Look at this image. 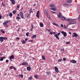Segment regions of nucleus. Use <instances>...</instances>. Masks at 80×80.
<instances>
[{"mask_svg": "<svg viewBox=\"0 0 80 80\" xmlns=\"http://www.w3.org/2000/svg\"><path fill=\"white\" fill-rule=\"evenodd\" d=\"M63 60L64 61H66V58H63Z\"/></svg>", "mask_w": 80, "mask_h": 80, "instance_id": "3c124183", "label": "nucleus"}, {"mask_svg": "<svg viewBox=\"0 0 80 80\" xmlns=\"http://www.w3.org/2000/svg\"><path fill=\"white\" fill-rule=\"evenodd\" d=\"M19 38H20L18 37L16 38V39H17V40H18L19 39Z\"/></svg>", "mask_w": 80, "mask_h": 80, "instance_id": "e2e57ef3", "label": "nucleus"}, {"mask_svg": "<svg viewBox=\"0 0 80 80\" xmlns=\"http://www.w3.org/2000/svg\"><path fill=\"white\" fill-rule=\"evenodd\" d=\"M61 52H62V53H63V51H64V48H63V49H62L61 50Z\"/></svg>", "mask_w": 80, "mask_h": 80, "instance_id": "c03bdc74", "label": "nucleus"}, {"mask_svg": "<svg viewBox=\"0 0 80 80\" xmlns=\"http://www.w3.org/2000/svg\"><path fill=\"white\" fill-rule=\"evenodd\" d=\"M28 65V63L26 62H23L22 63V65Z\"/></svg>", "mask_w": 80, "mask_h": 80, "instance_id": "4468645a", "label": "nucleus"}, {"mask_svg": "<svg viewBox=\"0 0 80 80\" xmlns=\"http://www.w3.org/2000/svg\"><path fill=\"white\" fill-rule=\"evenodd\" d=\"M11 2H12V4L14 5L15 3V0H10Z\"/></svg>", "mask_w": 80, "mask_h": 80, "instance_id": "9b49d317", "label": "nucleus"}, {"mask_svg": "<svg viewBox=\"0 0 80 80\" xmlns=\"http://www.w3.org/2000/svg\"><path fill=\"white\" fill-rule=\"evenodd\" d=\"M32 77H29V78H28V80H32Z\"/></svg>", "mask_w": 80, "mask_h": 80, "instance_id": "2f4dec72", "label": "nucleus"}, {"mask_svg": "<svg viewBox=\"0 0 80 80\" xmlns=\"http://www.w3.org/2000/svg\"><path fill=\"white\" fill-rule=\"evenodd\" d=\"M36 16L38 18H39L40 17V14H36Z\"/></svg>", "mask_w": 80, "mask_h": 80, "instance_id": "ea45409f", "label": "nucleus"}, {"mask_svg": "<svg viewBox=\"0 0 80 80\" xmlns=\"http://www.w3.org/2000/svg\"><path fill=\"white\" fill-rule=\"evenodd\" d=\"M6 58V57H0V61H3V59H5Z\"/></svg>", "mask_w": 80, "mask_h": 80, "instance_id": "ddd939ff", "label": "nucleus"}, {"mask_svg": "<svg viewBox=\"0 0 80 80\" xmlns=\"http://www.w3.org/2000/svg\"><path fill=\"white\" fill-rule=\"evenodd\" d=\"M19 77H21V78H23V74H22L21 75H19Z\"/></svg>", "mask_w": 80, "mask_h": 80, "instance_id": "e433bc0d", "label": "nucleus"}, {"mask_svg": "<svg viewBox=\"0 0 80 80\" xmlns=\"http://www.w3.org/2000/svg\"><path fill=\"white\" fill-rule=\"evenodd\" d=\"M62 20H65L67 19L64 17H62Z\"/></svg>", "mask_w": 80, "mask_h": 80, "instance_id": "5701e85b", "label": "nucleus"}, {"mask_svg": "<svg viewBox=\"0 0 80 80\" xmlns=\"http://www.w3.org/2000/svg\"><path fill=\"white\" fill-rule=\"evenodd\" d=\"M37 15H40V11H38L37 13Z\"/></svg>", "mask_w": 80, "mask_h": 80, "instance_id": "4c0bfd02", "label": "nucleus"}, {"mask_svg": "<svg viewBox=\"0 0 80 80\" xmlns=\"http://www.w3.org/2000/svg\"><path fill=\"white\" fill-rule=\"evenodd\" d=\"M16 12H17V11H16V10H14L12 11V13L14 14H15V13H16Z\"/></svg>", "mask_w": 80, "mask_h": 80, "instance_id": "c756f323", "label": "nucleus"}, {"mask_svg": "<svg viewBox=\"0 0 80 80\" xmlns=\"http://www.w3.org/2000/svg\"><path fill=\"white\" fill-rule=\"evenodd\" d=\"M52 34H55L54 37L56 38L58 40H59L60 39V38H59V37H58V36L60 35V33L59 32L58 33L55 34V32H52Z\"/></svg>", "mask_w": 80, "mask_h": 80, "instance_id": "f257e3e1", "label": "nucleus"}, {"mask_svg": "<svg viewBox=\"0 0 80 80\" xmlns=\"http://www.w3.org/2000/svg\"><path fill=\"white\" fill-rule=\"evenodd\" d=\"M64 7H67L68 8V7H70V5L67 4H64L63 5Z\"/></svg>", "mask_w": 80, "mask_h": 80, "instance_id": "39448f33", "label": "nucleus"}, {"mask_svg": "<svg viewBox=\"0 0 80 80\" xmlns=\"http://www.w3.org/2000/svg\"><path fill=\"white\" fill-rule=\"evenodd\" d=\"M34 77L35 78H38V76L37 75H35Z\"/></svg>", "mask_w": 80, "mask_h": 80, "instance_id": "79ce46f5", "label": "nucleus"}, {"mask_svg": "<svg viewBox=\"0 0 80 80\" xmlns=\"http://www.w3.org/2000/svg\"><path fill=\"white\" fill-rule=\"evenodd\" d=\"M33 5L34 7H35V6H36V3L34 4Z\"/></svg>", "mask_w": 80, "mask_h": 80, "instance_id": "bf43d9fd", "label": "nucleus"}, {"mask_svg": "<svg viewBox=\"0 0 80 80\" xmlns=\"http://www.w3.org/2000/svg\"><path fill=\"white\" fill-rule=\"evenodd\" d=\"M45 13L47 17L48 18H50V16L48 14V9H46L45 10Z\"/></svg>", "mask_w": 80, "mask_h": 80, "instance_id": "f03ea898", "label": "nucleus"}, {"mask_svg": "<svg viewBox=\"0 0 80 80\" xmlns=\"http://www.w3.org/2000/svg\"><path fill=\"white\" fill-rule=\"evenodd\" d=\"M53 6H54V4H51L50 5V7H53Z\"/></svg>", "mask_w": 80, "mask_h": 80, "instance_id": "c9c22d12", "label": "nucleus"}, {"mask_svg": "<svg viewBox=\"0 0 80 80\" xmlns=\"http://www.w3.org/2000/svg\"><path fill=\"white\" fill-rule=\"evenodd\" d=\"M0 41L1 42H3V37H0Z\"/></svg>", "mask_w": 80, "mask_h": 80, "instance_id": "f8f14e48", "label": "nucleus"}, {"mask_svg": "<svg viewBox=\"0 0 80 80\" xmlns=\"http://www.w3.org/2000/svg\"><path fill=\"white\" fill-rule=\"evenodd\" d=\"M54 69L55 70V72H57V73H58V69L57 68V67H54Z\"/></svg>", "mask_w": 80, "mask_h": 80, "instance_id": "423d86ee", "label": "nucleus"}, {"mask_svg": "<svg viewBox=\"0 0 80 80\" xmlns=\"http://www.w3.org/2000/svg\"><path fill=\"white\" fill-rule=\"evenodd\" d=\"M2 38H3V40H7V37H2Z\"/></svg>", "mask_w": 80, "mask_h": 80, "instance_id": "58836bf2", "label": "nucleus"}, {"mask_svg": "<svg viewBox=\"0 0 80 80\" xmlns=\"http://www.w3.org/2000/svg\"><path fill=\"white\" fill-rule=\"evenodd\" d=\"M33 40H29V42H33Z\"/></svg>", "mask_w": 80, "mask_h": 80, "instance_id": "052dcab7", "label": "nucleus"}, {"mask_svg": "<svg viewBox=\"0 0 80 80\" xmlns=\"http://www.w3.org/2000/svg\"><path fill=\"white\" fill-rule=\"evenodd\" d=\"M2 19V16L1 15V14H0V19Z\"/></svg>", "mask_w": 80, "mask_h": 80, "instance_id": "6e6d98bb", "label": "nucleus"}, {"mask_svg": "<svg viewBox=\"0 0 80 80\" xmlns=\"http://www.w3.org/2000/svg\"><path fill=\"white\" fill-rule=\"evenodd\" d=\"M62 61V59H58V62H61Z\"/></svg>", "mask_w": 80, "mask_h": 80, "instance_id": "cd10ccee", "label": "nucleus"}, {"mask_svg": "<svg viewBox=\"0 0 80 80\" xmlns=\"http://www.w3.org/2000/svg\"><path fill=\"white\" fill-rule=\"evenodd\" d=\"M50 34H51V35H52V34H53V33L51 31L50 32Z\"/></svg>", "mask_w": 80, "mask_h": 80, "instance_id": "0e129e2a", "label": "nucleus"}, {"mask_svg": "<svg viewBox=\"0 0 80 80\" xmlns=\"http://www.w3.org/2000/svg\"><path fill=\"white\" fill-rule=\"evenodd\" d=\"M27 70H28V71H30V70H31V67H28L27 68Z\"/></svg>", "mask_w": 80, "mask_h": 80, "instance_id": "f3484780", "label": "nucleus"}, {"mask_svg": "<svg viewBox=\"0 0 80 80\" xmlns=\"http://www.w3.org/2000/svg\"><path fill=\"white\" fill-rule=\"evenodd\" d=\"M52 24H53V25H54L55 26H57L58 27V24H57V23H56L55 22H53Z\"/></svg>", "mask_w": 80, "mask_h": 80, "instance_id": "aec40b11", "label": "nucleus"}, {"mask_svg": "<svg viewBox=\"0 0 80 80\" xmlns=\"http://www.w3.org/2000/svg\"><path fill=\"white\" fill-rule=\"evenodd\" d=\"M32 9H30V12L29 13H33V11L32 10Z\"/></svg>", "mask_w": 80, "mask_h": 80, "instance_id": "72a5a7b5", "label": "nucleus"}, {"mask_svg": "<svg viewBox=\"0 0 80 80\" xmlns=\"http://www.w3.org/2000/svg\"><path fill=\"white\" fill-rule=\"evenodd\" d=\"M17 16H18H18H20V14H17Z\"/></svg>", "mask_w": 80, "mask_h": 80, "instance_id": "338daca9", "label": "nucleus"}, {"mask_svg": "<svg viewBox=\"0 0 80 80\" xmlns=\"http://www.w3.org/2000/svg\"><path fill=\"white\" fill-rule=\"evenodd\" d=\"M19 7H20V5H18L17 6V8H19Z\"/></svg>", "mask_w": 80, "mask_h": 80, "instance_id": "09e8293b", "label": "nucleus"}, {"mask_svg": "<svg viewBox=\"0 0 80 80\" xmlns=\"http://www.w3.org/2000/svg\"><path fill=\"white\" fill-rule=\"evenodd\" d=\"M2 3H3V2H2ZM2 7H5V4L2 3Z\"/></svg>", "mask_w": 80, "mask_h": 80, "instance_id": "a18cd8bd", "label": "nucleus"}, {"mask_svg": "<svg viewBox=\"0 0 80 80\" xmlns=\"http://www.w3.org/2000/svg\"><path fill=\"white\" fill-rule=\"evenodd\" d=\"M40 25L41 27H43V24L42 23H40Z\"/></svg>", "mask_w": 80, "mask_h": 80, "instance_id": "a878e982", "label": "nucleus"}, {"mask_svg": "<svg viewBox=\"0 0 80 80\" xmlns=\"http://www.w3.org/2000/svg\"><path fill=\"white\" fill-rule=\"evenodd\" d=\"M31 27H33V24H31Z\"/></svg>", "mask_w": 80, "mask_h": 80, "instance_id": "680f3d73", "label": "nucleus"}, {"mask_svg": "<svg viewBox=\"0 0 80 80\" xmlns=\"http://www.w3.org/2000/svg\"><path fill=\"white\" fill-rule=\"evenodd\" d=\"M66 44H70V42H66Z\"/></svg>", "mask_w": 80, "mask_h": 80, "instance_id": "a19ab883", "label": "nucleus"}, {"mask_svg": "<svg viewBox=\"0 0 80 80\" xmlns=\"http://www.w3.org/2000/svg\"><path fill=\"white\" fill-rule=\"evenodd\" d=\"M73 35H72V37H77L78 36V34H77V33L74 32L73 33Z\"/></svg>", "mask_w": 80, "mask_h": 80, "instance_id": "20e7f679", "label": "nucleus"}, {"mask_svg": "<svg viewBox=\"0 0 80 80\" xmlns=\"http://www.w3.org/2000/svg\"><path fill=\"white\" fill-rule=\"evenodd\" d=\"M30 14H28L27 16V18H30Z\"/></svg>", "mask_w": 80, "mask_h": 80, "instance_id": "393cba45", "label": "nucleus"}, {"mask_svg": "<svg viewBox=\"0 0 80 80\" xmlns=\"http://www.w3.org/2000/svg\"><path fill=\"white\" fill-rule=\"evenodd\" d=\"M70 62L73 63H77V61L75 60H71Z\"/></svg>", "mask_w": 80, "mask_h": 80, "instance_id": "0eeeda50", "label": "nucleus"}, {"mask_svg": "<svg viewBox=\"0 0 80 80\" xmlns=\"http://www.w3.org/2000/svg\"><path fill=\"white\" fill-rule=\"evenodd\" d=\"M37 36L36 35H33L31 37V38H32V39H33L35 37H36Z\"/></svg>", "mask_w": 80, "mask_h": 80, "instance_id": "4be33fe9", "label": "nucleus"}, {"mask_svg": "<svg viewBox=\"0 0 80 80\" xmlns=\"http://www.w3.org/2000/svg\"><path fill=\"white\" fill-rule=\"evenodd\" d=\"M19 15L20 16L23 15V13L22 12H19Z\"/></svg>", "mask_w": 80, "mask_h": 80, "instance_id": "bb28decb", "label": "nucleus"}, {"mask_svg": "<svg viewBox=\"0 0 80 80\" xmlns=\"http://www.w3.org/2000/svg\"><path fill=\"white\" fill-rule=\"evenodd\" d=\"M58 17H59V18H62V14L61 13L59 12L58 15L57 14Z\"/></svg>", "mask_w": 80, "mask_h": 80, "instance_id": "6e6552de", "label": "nucleus"}, {"mask_svg": "<svg viewBox=\"0 0 80 80\" xmlns=\"http://www.w3.org/2000/svg\"><path fill=\"white\" fill-rule=\"evenodd\" d=\"M78 20L80 21V15L79 16Z\"/></svg>", "mask_w": 80, "mask_h": 80, "instance_id": "4d7b16f0", "label": "nucleus"}, {"mask_svg": "<svg viewBox=\"0 0 80 80\" xmlns=\"http://www.w3.org/2000/svg\"><path fill=\"white\" fill-rule=\"evenodd\" d=\"M22 44H25V43H26V42L24 40H23L22 42Z\"/></svg>", "mask_w": 80, "mask_h": 80, "instance_id": "c85d7f7f", "label": "nucleus"}, {"mask_svg": "<svg viewBox=\"0 0 80 80\" xmlns=\"http://www.w3.org/2000/svg\"><path fill=\"white\" fill-rule=\"evenodd\" d=\"M51 12H52V13H54V14L56 13V12H55L51 11Z\"/></svg>", "mask_w": 80, "mask_h": 80, "instance_id": "603ef678", "label": "nucleus"}, {"mask_svg": "<svg viewBox=\"0 0 80 80\" xmlns=\"http://www.w3.org/2000/svg\"><path fill=\"white\" fill-rule=\"evenodd\" d=\"M60 32L61 33L63 34V36L64 37H67V34L66 32L64 31H62Z\"/></svg>", "mask_w": 80, "mask_h": 80, "instance_id": "7ed1b4c3", "label": "nucleus"}, {"mask_svg": "<svg viewBox=\"0 0 80 80\" xmlns=\"http://www.w3.org/2000/svg\"><path fill=\"white\" fill-rule=\"evenodd\" d=\"M47 30H48V32H51V30L50 29H47Z\"/></svg>", "mask_w": 80, "mask_h": 80, "instance_id": "5fc2aeb1", "label": "nucleus"}, {"mask_svg": "<svg viewBox=\"0 0 80 80\" xmlns=\"http://www.w3.org/2000/svg\"><path fill=\"white\" fill-rule=\"evenodd\" d=\"M20 19H21V18H20V17H17L16 18V20Z\"/></svg>", "mask_w": 80, "mask_h": 80, "instance_id": "7c9ffc66", "label": "nucleus"}, {"mask_svg": "<svg viewBox=\"0 0 80 80\" xmlns=\"http://www.w3.org/2000/svg\"><path fill=\"white\" fill-rule=\"evenodd\" d=\"M71 33H72V32H69V34H71Z\"/></svg>", "mask_w": 80, "mask_h": 80, "instance_id": "774afa93", "label": "nucleus"}, {"mask_svg": "<svg viewBox=\"0 0 80 80\" xmlns=\"http://www.w3.org/2000/svg\"><path fill=\"white\" fill-rule=\"evenodd\" d=\"M42 60H45V58L44 56H42Z\"/></svg>", "mask_w": 80, "mask_h": 80, "instance_id": "b1692460", "label": "nucleus"}, {"mask_svg": "<svg viewBox=\"0 0 80 80\" xmlns=\"http://www.w3.org/2000/svg\"><path fill=\"white\" fill-rule=\"evenodd\" d=\"M10 22V20H8L6 21V22H3V25H4V26H5V24L6 23H9Z\"/></svg>", "mask_w": 80, "mask_h": 80, "instance_id": "9d476101", "label": "nucleus"}, {"mask_svg": "<svg viewBox=\"0 0 80 80\" xmlns=\"http://www.w3.org/2000/svg\"><path fill=\"white\" fill-rule=\"evenodd\" d=\"M63 24H61V27H63Z\"/></svg>", "mask_w": 80, "mask_h": 80, "instance_id": "69168bd1", "label": "nucleus"}, {"mask_svg": "<svg viewBox=\"0 0 80 80\" xmlns=\"http://www.w3.org/2000/svg\"><path fill=\"white\" fill-rule=\"evenodd\" d=\"M0 31L1 32H2V33H5V31L3 30V29L0 30Z\"/></svg>", "mask_w": 80, "mask_h": 80, "instance_id": "6ab92c4d", "label": "nucleus"}, {"mask_svg": "<svg viewBox=\"0 0 80 80\" xmlns=\"http://www.w3.org/2000/svg\"><path fill=\"white\" fill-rule=\"evenodd\" d=\"M14 59V55H12L10 56V60H11V59Z\"/></svg>", "mask_w": 80, "mask_h": 80, "instance_id": "dca6fc26", "label": "nucleus"}, {"mask_svg": "<svg viewBox=\"0 0 80 80\" xmlns=\"http://www.w3.org/2000/svg\"><path fill=\"white\" fill-rule=\"evenodd\" d=\"M9 60H7L6 61V63H8V62H9Z\"/></svg>", "mask_w": 80, "mask_h": 80, "instance_id": "8fccbe9b", "label": "nucleus"}, {"mask_svg": "<svg viewBox=\"0 0 80 80\" xmlns=\"http://www.w3.org/2000/svg\"><path fill=\"white\" fill-rule=\"evenodd\" d=\"M51 9H52V10H53V11H56V10H57L56 8H51Z\"/></svg>", "mask_w": 80, "mask_h": 80, "instance_id": "412c9836", "label": "nucleus"}, {"mask_svg": "<svg viewBox=\"0 0 80 80\" xmlns=\"http://www.w3.org/2000/svg\"><path fill=\"white\" fill-rule=\"evenodd\" d=\"M74 19H67V21L68 22H71V21H73Z\"/></svg>", "mask_w": 80, "mask_h": 80, "instance_id": "2eb2a0df", "label": "nucleus"}, {"mask_svg": "<svg viewBox=\"0 0 80 80\" xmlns=\"http://www.w3.org/2000/svg\"><path fill=\"white\" fill-rule=\"evenodd\" d=\"M9 17H12L13 16V14L12 13H10L9 14Z\"/></svg>", "mask_w": 80, "mask_h": 80, "instance_id": "473e14b6", "label": "nucleus"}, {"mask_svg": "<svg viewBox=\"0 0 80 80\" xmlns=\"http://www.w3.org/2000/svg\"><path fill=\"white\" fill-rule=\"evenodd\" d=\"M13 68V66H11L10 67V69H12V68Z\"/></svg>", "mask_w": 80, "mask_h": 80, "instance_id": "49530a36", "label": "nucleus"}, {"mask_svg": "<svg viewBox=\"0 0 80 80\" xmlns=\"http://www.w3.org/2000/svg\"><path fill=\"white\" fill-rule=\"evenodd\" d=\"M47 75H50V72H47Z\"/></svg>", "mask_w": 80, "mask_h": 80, "instance_id": "de8ad7c7", "label": "nucleus"}, {"mask_svg": "<svg viewBox=\"0 0 80 80\" xmlns=\"http://www.w3.org/2000/svg\"><path fill=\"white\" fill-rule=\"evenodd\" d=\"M13 68H14V70H17V69L15 67H13Z\"/></svg>", "mask_w": 80, "mask_h": 80, "instance_id": "864d4df0", "label": "nucleus"}, {"mask_svg": "<svg viewBox=\"0 0 80 80\" xmlns=\"http://www.w3.org/2000/svg\"><path fill=\"white\" fill-rule=\"evenodd\" d=\"M29 34V33L28 32L26 33V35L27 36V37H28V34Z\"/></svg>", "mask_w": 80, "mask_h": 80, "instance_id": "37998d69", "label": "nucleus"}, {"mask_svg": "<svg viewBox=\"0 0 80 80\" xmlns=\"http://www.w3.org/2000/svg\"><path fill=\"white\" fill-rule=\"evenodd\" d=\"M25 41H27V40H28V38H26L25 39Z\"/></svg>", "mask_w": 80, "mask_h": 80, "instance_id": "13d9d810", "label": "nucleus"}, {"mask_svg": "<svg viewBox=\"0 0 80 80\" xmlns=\"http://www.w3.org/2000/svg\"><path fill=\"white\" fill-rule=\"evenodd\" d=\"M68 3H72V0H67L66 1Z\"/></svg>", "mask_w": 80, "mask_h": 80, "instance_id": "a211bd4d", "label": "nucleus"}, {"mask_svg": "<svg viewBox=\"0 0 80 80\" xmlns=\"http://www.w3.org/2000/svg\"><path fill=\"white\" fill-rule=\"evenodd\" d=\"M20 16L22 18H24V16L23 15V14L21 15Z\"/></svg>", "mask_w": 80, "mask_h": 80, "instance_id": "f704fd0d", "label": "nucleus"}, {"mask_svg": "<svg viewBox=\"0 0 80 80\" xmlns=\"http://www.w3.org/2000/svg\"><path fill=\"white\" fill-rule=\"evenodd\" d=\"M76 22L75 21H72L70 22L69 23V25H72V24H75Z\"/></svg>", "mask_w": 80, "mask_h": 80, "instance_id": "1a4fd4ad", "label": "nucleus"}]
</instances>
